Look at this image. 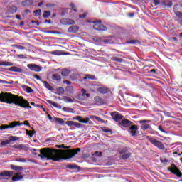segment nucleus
<instances>
[{"label":"nucleus","mask_w":182,"mask_h":182,"mask_svg":"<svg viewBox=\"0 0 182 182\" xmlns=\"http://www.w3.org/2000/svg\"><path fill=\"white\" fill-rule=\"evenodd\" d=\"M109 88H107V87L104 85H100L99 88L97 89V92L102 93V95H106V93H109Z\"/></svg>","instance_id":"a211bd4d"},{"label":"nucleus","mask_w":182,"mask_h":182,"mask_svg":"<svg viewBox=\"0 0 182 182\" xmlns=\"http://www.w3.org/2000/svg\"><path fill=\"white\" fill-rule=\"evenodd\" d=\"M86 16H87V13L83 14L82 15H79V18H81L82 19L86 18Z\"/></svg>","instance_id":"e2e57ef3"},{"label":"nucleus","mask_w":182,"mask_h":182,"mask_svg":"<svg viewBox=\"0 0 182 182\" xmlns=\"http://www.w3.org/2000/svg\"><path fill=\"white\" fill-rule=\"evenodd\" d=\"M94 42L97 43H103V38L95 37L93 38Z\"/></svg>","instance_id":"a19ab883"},{"label":"nucleus","mask_w":182,"mask_h":182,"mask_svg":"<svg viewBox=\"0 0 182 182\" xmlns=\"http://www.w3.org/2000/svg\"><path fill=\"white\" fill-rule=\"evenodd\" d=\"M166 127H164L162 125H159L158 127V129L160 130V132H161L162 133H165L166 134H168V131H166L165 130Z\"/></svg>","instance_id":"4c0bfd02"},{"label":"nucleus","mask_w":182,"mask_h":182,"mask_svg":"<svg viewBox=\"0 0 182 182\" xmlns=\"http://www.w3.org/2000/svg\"><path fill=\"white\" fill-rule=\"evenodd\" d=\"M112 116L115 122H119V120H122V119H123L122 115L118 114H114V112H113L112 114Z\"/></svg>","instance_id":"4be33fe9"},{"label":"nucleus","mask_w":182,"mask_h":182,"mask_svg":"<svg viewBox=\"0 0 182 182\" xmlns=\"http://www.w3.org/2000/svg\"><path fill=\"white\" fill-rule=\"evenodd\" d=\"M94 100L95 103L99 106H100L101 105H103V99H102V97L99 96L95 97Z\"/></svg>","instance_id":"a878e982"},{"label":"nucleus","mask_w":182,"mask_h":182,"mask_svg":"<svg viewBox=\"0 0 182 182\" xmlns=\"http://www.w3.org/2000/svg\"><path fill=\"white\" fill-rule=\"evenodd\" d=\"M149 141L150 143H151V144H153V146H154L159 150H164L166 149V146H164L163 142L160 141V140H159V138L156 136L151 137L149 139Z\"/></svg>","instance_id":"7ed1b4c3"},{"label":"nucleus","mask_w":182,"mask_h":182,"mask_svg":"<svg viewBox=\"0 0 182 182\" xmlns=\"http://www.w3.org/2000/svg\"><path fill=\"white\" fill-rule=\"evenodd\" d=\"M23 6H31L32 5V1L31 0H26L22 2Z\"/></svg>","instance_id":"ea45409f"},{"label":"nucleus","mask_w":182,"mask_h":182,"mask_svg":"<svg viewBox=\"0 0 182 182\" xmlns=\"http://www.w3.org/2000/svg\"><path fill=\"white\" fill-rule=\"evenodd\" d=\"M146 120H141V121H139V123H141V129L142 130H147V129H149L150 128V124H146Z\"/></svg>","instance_id":"6ab92c4d"},{"label":"nucleus","mask_w":182,"mask_h":182,"mask_svg":"<svg viewBox=\"0 0 182 182\" xmlns=\"http://www.w3.org/2000/svg\"><path fill=\"white\" fill-rule=\"evenodd\" d=\"M0 66H14V63L6 61H0Z\"/></svg>","instance_id":"2f4dec72"},{"label":"nucleus","mask_w":182,"mask_h":182,"mask_svg":"<svg viewBox=\"0 0 182 182\" xmlns=\"http://www.w3.org/2000/svg\"><path fill=\"white\" fill-rule=\"evenodd\" d=\"M175 15L179 18V19H182V13L180 11H176Z\"/></svg>","instance_id":"864d4df0"},{"label":"nucleus","mask_w":182,"mask_h":182,"mask_svg":"<svg viewBox=\"0 0 182 182\" xmlns=\"http://www.w3.org/2000/svg\"><path fill=\"white\" fill-rule=\"evenodd\" d=\"M80 151V149H74L73 151H68L65 153V155L67 156V159H72L73 156H76L77 153Z\"/></svg>","instance_id":"ddd939ff"},{"label":"nucleus","mask_w":182,"mask_h":182,"mask_svg":"<svg viewBox=\"0 0 182 182\" xmlns=\"http://www.w3.org/2000/svg\"><path fill=\"white\" fill-rule=\"evenodd\" d=\"M13 149H17L18 150H24V151H28L29 150V146L26 144H17L13 145Z\"/></svg>","instance_id":"4468645a"},{"label":"nucleus","mask_w":182,"mask_h":182,"mask_svg":"<svg viewBox=\"0 0 182 182\" xmlns=\"http://www.w3.org/2000/svg\"><path fill=\"white\" fill-rule=\"evenodd\" d=\"M46 102L47 103H49V105H51V106H53V107H58V104H56V102L50 100H47Z\"/></svg>","instance_id":"37998d69"},{"label":"nucleus","mask_w":182,"mask_h":182,"mask_svg":"<svg viewBox=\"0 0 182 182\" xmlns=\"http://www.w3.org/2000/svg\"><path fill=\"white\" fill-rule=\"evenodd\" d=\"M10 143H11V141L9 139V140L1 141V146H6V145L9 144Z\"/></svg>","instance_id":"603ef678"},{"label":"nucleus","mask_w":182,"mask_h":182,"mask_svg":"<svg viewBox=\"0 0 182 182\" xmlns=\"http://www.w3.org/2000/svg\"><path fill=\"white\" fill-rule=\"evenodd\" d=\"M63 112H66L67 113H75V110H73V108H69L68 107H64L63 108Z\"/></svg>","instance_id":"f704fd0d"},{"label":"nucleus","mask_w":182,"mask_h":182,"mask_svg":"<svg viewBox=\"0 0 182 182\" xmlns=\"http://www.w3.org/2000/svg\"><path fill=\"white\" fill-rule=\"evenodd\" d=\"M27 68L33 72H41L42 70V67L36 64H28Z\"/></svg>","instance_id":"9b49d317"},{"label":"nucleus","mask_w":182,"mask_h":182,"mask_svg":"<svg viewBox=\"0 0 182 182\" xmlns=\"http://www.w3.org/2000/svg\"><path fill=\"white\" fill-rule=\"evenodd\" d=\"M168 171L172 173V174H174L176 176V177H178L179 178H181L182 173L181 171L178 169V168L174 164H171V167L168 168Z\"/></svg>","instance_id":"39448f33"},{"label":"nucleus","mask_w":182,"mask_h":182,"mask_svg":"<svg viewBox=\"0 0 182 182\" xmlns=\"http://www.w3.org/2000/svg\"><path fill=\"white\" fill-rule=\"evenodd\" d=\"M20 123H22L25 126H30V124L27 120L24 121V123L23 122H20Z\"/></svg>","instance_id":"338daca9"},{"label":"nucleus","mask_w":182,"mask_h":182,"mask_svg":"<svg viewBox=\"0 0 182 182\" xmlns=\"http://www.w3.org/2000/svg\"><path fill=\"white\" fill-rule=\"evenodd\" d=\"M18 102H16V106H19L20 107H23V109H32V107L29 105V102L23 99L22 97L18 98Z\"/></svg>","instance_id":"423d86ee"},{"label":"nucleus","mask_w":182,"mask_h":182,"mask_svg":"<svg viewBox=\"0 0 182 182\" xmlns=\"http://www.w3.org/2000/svg\"><path fill=\"white\" fill-rule=\"evenodd\" d=\"M65 124H67V126H69L70 127L74 126V127H77V129H80V127H82V124L75 121H67L65 122Z\"/></svg>","instance_id":"2eb2a0df"},{"label":"nucleus","mask_w":182,"mask_h":182,"mask_svg":"<svg viewBox=\"0 0 182 182\" xmlns=\"http://www.w3.org/2000/svg\"><path fill=\"white\" fill-rule=\"evenodd\" d=\"M16 140H19V137L14 136H11L9 137L10 142L11 141H16Z\"/></svg>","instance_id":"de8ad7c7"},{"label":"nucleus","mask_w":182,"mask_h":182,"mask_svg":"<svg viewBox=\"0 0 182 182\" xmlns=\"http://www.w3.org/2000/svg\"><path fill=\"white\" fill-rule=\"evenodd\" d=\"M79 31V26H71L68 28V32L70 33H76V32Z\"/></svg>","instance_id":"aec40b11"},{"label":"nucleus","mask_w":182,"mask_h":182,"mask_svg":"<svg viewBox=\"0 0 182 182\" xmlns=\"http://www.w3.org/2000/svg\"><path fill=\"white\" fill-rule=\"evenodd\" d=\"M112 60L114 62H117V63H123V62H124V60L119 57H113Z\"/></svg>","instance_id":"e433bc0d"},{"label":"nucleus","mask_w":182,"mask_h":182,"mask_svg":"<svg viewBox=\"0 0 182 182\" xmlns=\"http://www.w3.org/2000/svg\"><path fill=\"white\" fill-rule=\"evenodd\" d=\"M160 160L161 163H168V159L166 158H161Z\"/></svg>","instance_id":"bf43d9fd"},{"label":"nucleus","mask_w":182,"mask_h":182,"mask_svg":"<svg viewBox=\"0 0 182 182\" xmlns=\"http://www.w3.org/2000/svg\"><path fill=\"white\" fill-rule=\"evenodd\" d=\"M43 83V85H44V87H45L46 89H48V90H50L51 92H53V87H52L50 83H48V82H46V81H44Z\"/></svg>","instance_id":"7c9ffc66"},{"label":"nucleus","mask_w":182,"mask_h":182,"mask_svg":"<svg viewBox=\"0 0 182 182\" xmlns=\"http://www.w3.org/2000/svg\"><path fill=\"white\" fill-rule=\"evenodd\" d=\"M20 97L18 95H13L9 92H1L0 93V102L1 103H7L8 105H16L19 102Z\"/></svg>","instance_id":"f03ea898"},{"label":"nucleus","mask_w":182,"mask_h":182,"mask_svg":"<svg viewBox=\"0 0 182 182\" xmlns=\"http://www.w3.org/2000/svg\"><path fill=\"white\" fill-rule=\"evenodd\" d=\"M70 73V70L69 69L65 68L62 70L61 71L62 76H65V77L69 76Z\"/></svg>","instance_id":"c756f323"},{"label":"nucleus","mask_w":182,"mask_h":182,"mask_svg":"<svg viewBox=\"0 0 182 182\" xmlns=\"http://www.w3.org/2000/svg\"><path fill=\"white\" fill-rule=\"evenodd\" d=\"M11 170H14L15 171H22L23 170V167L21 166H16V165H11Z\"/></svg>","instance_id":"5701e85b"},{"label":"nucleus","mask_w":182,"mask_h":182,"mask_svg":"<svg viewBox=\"0 0 182 182\" xmlns=\"http://www.w3.org/2000/svg\"><path fill=\"white\" fill-rule=\"evenodd\" d=\"M18 11V8L16 6H10L8 7L9 14H15Z\"/></svg>","instance_id":"393cba45"},{"label":"nucleus","mask_w":182,"mask_h":182,"mask_svg":"<svg viewBox=\"0 0 182 182\" xmlns=\"http://www.w3.org/2000/svg\"><path fill=\"white\" fill-rule=\"evenodd\" d=\"M38 157H41V160H52L53 161H60L63 160L62 154L58 150L50 149L49 148L41 149Z\"/></svg>","instance_id":"f257e3e1"},{"label":"nucleus","mask_w":182,"mask_h":182,"mask_svg":"<svg viewBox=\"0 0 182 182\" xmlns=\"http://www.w3.org/2000/svg\"><path fill=\"white\" fill-rule=\"evenodd\" d=\"M128 132L132 134V136H136V134L139 133V127H137V125H131Z\"/></svg>","instance_id":"f8f14e48"},{"label":"nucleus","mask_w":182,"mask_h":182,"mask_svg":"<svg viewBox=\"0 0 182 182\" xmlns=\"http://www.w3.org/2000/svg\"><path fill=\"white\" fill-rule=\"evenodd\" d=\"M15 161H18L19 163H26V159L25 158H17Z\"/></svg>","instance_id":"a18cd8bd"},{"label":"nucleus","mask_w":182,"mask_h":182,"mask_svg":"<svg viewBox=\"0 0 182 182\" xmlns=\"http://www.w3.org/2000/svg\"><path fill=\"white\" fill-rule=\"evenodd\" d=\"M9 70L11 72H17L18 73H22V72H23V70H22V68L18 67H11L9 68Z\"/></svg>","instance_id":"b1692460"},{"label":"nucleus","mask_w":182,"mask_h":182,"mask_svg":"<svg viewBox=\"0 0 182 182\" xmlns=\"http://www.w3.org/2000/svg\"><path fill=\"white\" fill-rule=\"evenodd\" d=\"M81 92H82V96H85V95H86V90H85V89H82L81 90Z\"/></svg>","instance_id":"774afa93"},{"label":"nucleus","mask_w":182,"mask_h":182,"mask_svg":"<svg viewBox=\"0 0 182 182\" xmlns=\"http://www.w3.org/2000/svg\"><path fill=\"white\" fill-rule=\"evenodd\" d=\"M55 120L56 123H58V124H61V125L65 124V121L62 118H55Z\"/></svg>","instance_id":"79ce46f5"},{"label":"nucleus","mask_w":182,"mask_h":182,"mask_svg":"<svg viewBox=\"0 0 182 182\" xmlns=\"http://www.w3.org/2000/svg\"><path fill=\"white\" fill-rule=\"evenodd\" d=\"M17 57H18L20 59H25V55L23 54L17 55Z\"/></svg>","instance_id":"69168bd1"},{"label":"nucleus","mask_w":182,"mask_h":182,"mask_svg":"<svg viewBox=\"0 0 182 182\" xmlns=\"http://www.w3.org/2000/svg\"><path fill=\"white\" fill-rule=\"evenodd\" d=\"M52 79L53 80H55V82H61L62 77L59 74H53Z\"/></svg>","instance_id":"cd10ccee"},{"label":"nucleus","mask_w":182,"mask_h":182,"mask_svg":"<svg viewBox=\"0 0 182 182\" xmlns=\"http://www.w3.org/2000/svg\"><path fill=\"white\" fill-rule=\"evenodd\" d=\"M23 178V175H22V172H19L16 174L15 176L12 178L13 181H21Z\"/></svg>","instance_id":"412c9836"},{"label":"nucleus","mask_w":182,"mask_h":182,"mask_svg":"<svg viewBox=\"0 0 182 182\" xmlns=\"http://www.w3.org/2000/svg\"><path fill=\"white\" fill-rule=\"evenodd\" d=\"M89 120H90L89 117H87L85 119H81V120H80V123H85V124H87V123H89Z\"/></svg>","instance_id":"3c124183"},{"label":"nucleus","mask_w":182,"mask_h":182,"mask_svg":"<svg viewBox=\"0 0 182 182\" xmlns=\"http://www.w3.org/2000/svg\"><path fill=\"white\" fill-rule=\"evenodd\" d=\"M119 124L120 126H123V127H130L133 124V122L129 119H122Z\"/></svg>","instance_id":"f3484780"},{"label":"nucleus","mask_w":182,"mask_h":182,"mask_svg":"<svg viewBox=\"0 0 182 182\" xmlns=\"http://www.w3.org/2000/svg\"><path fill=\"white\" fill-rule=\"evenodd\" d=\"M67 168H70V170H80V167L76 165H67Z\"/></svg>","instance_id":"473e14b6"},{"label":"nucleus","mask_w":182,"mask_h":182,"mask_svg":"<svg viewBox=\"0 0 182 182\" xmlns=\"http://www.w3.org/2000/svg\"><path fill=\"white\" fill-rule=\"evenodd\" d=\"M94 156H97L98 157H100L102 156V152L96 151L95 152Z\"/></svg>","instance_id":"0e129e2a"},{"label":"nucleus","mask_w":182,"mask_h":182,"mask_svg":"<svg viewBox=\"0 0 182 182\" xmlns=\"http://www.w3.org/2000/svg\"><path fill=\"white\" fill-rule=\"evenodd\" d=\"M95 120H97V122H100V123H105V120L102 119L99 117H95Z\"/></svg>","instance_id":"13d9d810"},{"label":"nucleus","mask_w":182,"mask_h":182,"mask_svg":"<svg viewBox=\"0 0 182 182\" xmlns=\"http://www.w3.org/2000/svg\"><path fill=\"white\" fill-rule=\"evenodd\" d=\"M14 176V171H4L0 173V180H8Z\"/></svg>","instance_id":"6e6552de"},{"label":"nucleus","mask_w":182,"mask_h":182,"mask_svg":"<svg viewBox=\"0 0 182 182\" xmlns=\"http://www.w3.org/2000/svg\"><path fill=\"white\" fill-rule=\"evenodd\" d=\"M154 4L157 6V5L160 4V0H154Z\"/></svg>","instance_id":"680f3d73"},{"label":"nucleus","mask_w":182,"mask_h":182,"mask_svg":"<svg viewBox=\"0 0 182 182\" xmlns=\"http://www.w3.org/2000/svg\"><path fill=\"white\" fill-rule=\"evenodd\" d=\"M73 120H77L78 122H80V120H82V117L80 116H77L73 118Z\"/></svg>","instance_id":"052dcab7"},{"label":"nucleus","mask_w":182,"mask_h":182,"mask_svg":"<svg viewBox=\"0 0 182 182\" xmlns=\"http://www.w3.org/2000/svg\"><path fill=\"white\" fill-rule=\"evenodd\" d=\"M14 48H16V49H20L21 50H23L26 49V48H25L24 46H19V45H14Z\"/></svg>","instance_id":"49530a36"},{"label":"nucleus","mask_w":182,"mask_h":182,"mask_svg":"<svg viewBox=\"0 0 182 182\" xmlns=\"http://www.w3.org/2000/svg\"><path fill=\"white\" fill-rule=\"evenodd\" d=\"M70 6H71L73 12H75V13L77 12V10H76V6H75L74 4H71Z\"/></svg>","instance_id":"6e6d98bb"},{"label":"nucleus","mask_w":182,"mask_h":182,"mask_svg":"<svg viewBox=\"0 0 182 182\" xmlns=\"http://www.w3.org/2000/svg\"><path fill=\"white\" fill-rule=\"evenodd\" d=\"M50 54L51 55H62V53H61V51L60 50H54V51H51L50 52Z\"/></svg>","instance_id":"8fccbe9b"},{"label":"nucleus","mask_w":182,"mask_h":182,"mask_svg":"<svg viewBox=\"0 0 182 182\" xmlns=\"http://www.w3.org/2000/svg\"><path fill=\"white\" fill-rule=\"evenodd\" d=\"M35 133H36L35 132V130H28V129H26V134L27 136H29V137H33V136L35 135Z\"/></svg>","instance_id":"72a5a7b5"},{"label":"nucleus","mask_w":182,"mask_h":182,"mask_svg":"<svg viewBox=\"0 0 182 182\" xmlns=\"http://www.w3.org/2000/svg\"><path fill=\"white\" fill-rule=\"evenodd\" d=\"M63 100L64 102H65L66 103H73V100H72V98L68 97V96H64L63 97Z\"/></svg>","instance_id":"58836bf2"},{"label":"nucleus","mask_w":182,"mask_h":182,"mask_svg":"<svg viewBox=\"0 0 182 182\" xmlns=\"http://www.w3.org/2000/svg\"><path fill=\"white\" fill-rule=\"evenodd\" d=\"M23 126V123H21L19 121H14L11 122L9 125H1L0 126V130H5L6 129H14L16 127Z\"/></svg>","instance_id":"20e7f679"},{"label":"nucleus","mask_w":182,"mask_h":182,"mask_svg":"<svg viewBox=\"0 0 182 182\" xmlns=\"http://www.w3.org/2000/svg\"><path fill=\"white\" fill-rule=\"evenodd\" d=\"M65 94V89L63 87H58L57 88V95L59 96H62V95Z\"/></svg>","instance_id":"c9c22d12"},{"label":"nucleus","mask_w":182,"mask_h":182,"mask_svg":"<svg viewBox=\"0 0 182 182\" xmlns=\"http://www.w3.org/2000/svg\"><path fill=\"white\" fill-rule=\"evenodd\" d=\"M119 153L121 154L122 160H127V159L132 156V153L127 150V148L122 149Z\"/></svg>","instance_id":"0eeeda50"},{"label":"nucleus","mask_w":182,"mask_h":182,"mask_svg":"<svg viewBox=\"0 0 182 182\" xmlns=\"http://www.w3.org/2000/svg\"><path fill=\"white\" fill-rule=\"evenodd\" d=\"M26 92L27 93H33V90L32 88H31V87H27Z\"/></svg>","instance_id":"5fc2aeb1"},{"label":"nucleus","mask_w":182,"mask_h":182,"mask_svg":"<svg viewBox=\"0 0 182 182\" xmlns=\"http://www.w3.org/2000/svg\"><path fill=\"white\" fill-rule=\"evenodd\" d=\"M90 86L91 89H92V92H95V90H97V89H99V87H100V85H97L95 82H91L90 84Z\"/></svg>","instance_id":"bb28decb"},{"label":"nucleus","mask_w":182,"mask_h":182,"mask_svg":"<svg viewBox=\"0 0 182 182\" xmlns=\"http://www.w3.org/2000/svg\"><path fill=\"white\" fill-rule=\"evenodd\" d=\"M34 14H35L36 16H41V15H42V11L41 9L35 10Z\"/></svg>","instance_id":"09e8293b"},{"label":"nucleus","mask_w":182,"mask_h":182,"mask_svg":"<svg viewBox=\"0 0 182 182\" xmlns=\"http://www.w3.org/2000/svg\"><path fill=\"white\" fill-rule=\"evenodd\" d=\"M103 132H105V133H112V129H107V128H102V129Z\"/></svg>","instance_id":"4d7b16f0"},{"label":"nucleus","mask_w":182,"mask_h":182,"mask_svg":"<svg viewBox=\"0 0 182 182\" xmlns=\"http://www.w3.org/2000/svg\"><path fill=\"white\" fill-rule=\"evenodd\" d=\"M84 80H86V79H89L90 80H97L96 76L92 75L90 74H87L84 77Z\"/></svg>","instance_id":"c85d7f7f"},{"label":"nucleus","mask_w":182,"mask_h":182,"mask_svg":"<svg viewBox=\"0 0 182 182\" xmlns=\"http://www.w3.org/2000/svg\"><path fill=\"white\" fill-rule=\"evenodd\" d=\"M114 42H116V38H114V36H108L102 38V43L112 44L114 43Z\"/></svg>","instance_id":"9d476101"},{"label":"nucleus","mask_w":182,"mask_h":182,"mask_svg":"<svg viewBox=\"0 0 182 182\" xmlns=\"http://www.w3.org/2000/svg\"><path fill=\"white\" fill-rule=\"evenodd\" d=\"M60 23L63 25H75V21L70 18H63L60 20Z\"/></svg>","instance_id":"dca6fc26"},{"label":"nucleus","mask_w":182,"mask_h":182,"mask_svg":"<svg viewBox=\"0 0 182 182\" xmlns=\"http://www.w3.org/2000/svg\"><path fill=\"white\" fill-rule=\"evenodd\" d=\"M43 18H48L50 16V11H45L44 14H43Z\"/></svg>","instance_id":"c03bdc74"},{"label":"nucleus","mask_w":182,"mask_h":182,"mask_svg":"<svg viewBox=\"0 0 182 182\" xmlns=\"http://www.w3.org/2000/svg\"><path fill=\"white\" fill-rule=\"evenodd\" d=\"M94 23L93 28L95 31H107V28L103 26L101 21H92Z\"/></svg>","instance_id":"1a4fd4ad"}]
</instances>
